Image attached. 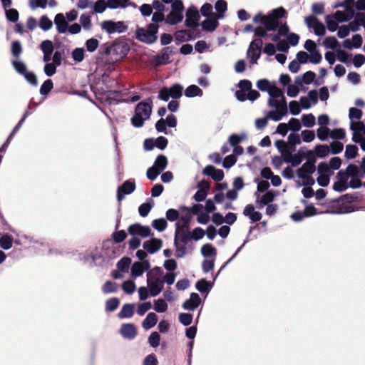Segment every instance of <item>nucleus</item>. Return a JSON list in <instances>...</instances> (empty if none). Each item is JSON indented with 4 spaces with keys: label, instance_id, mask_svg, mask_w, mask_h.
I'll return each mask as SVG.
<instances>
[{
    "label": "nucleus",
    "instance_id": "f8f14e48",
    "mask_svg": "<svg viewBox=\"0 0 365 365\" xmlns=\"http://www.w3.org/2000/svg\"><path fill=\"white\" fill-rule=\"evenodd\" d=\"M135 189L134 180H125L117 190V198L118 201L122 200L125 195L131 194Z\"/></svg>",
    "mask_w": 365,
    "mask_h": 365
},
{
    "label": "nucleus",
    "instance_id": "9b49d317",
    "mask_svg": "<svg viewBox=\"0 0 365 365\" xmlns=\"http://www.w3.org/2000/svg\"><path fill=\"white\" fill-rule=\"evenodd\" d=\"M80 260L84 261L86 263L93 264L94 265L101 264L103 262L102 256L97 251H86L83 254L79 255Z\"/></svg>",
    "mask_w": 365,
    "mask_h": 365
},
{
    "label": "nucleus",
    "instance_id": "c85d7f7f",
    "mask_svg": "<svg viewBox=\"0 0 365 365\" xmlns=\"http://www.w3.org/2000/svg\"><path fill=\"white\" fill-rule=\"evenodd\" d=\"M168 165V159L167 158L163 155H159L153 164V166L157 169V170H159L160 173H161L163 170H164Z\"/></svg>",
    "mask_w": 365,
    "mask_h": 365
},
{
    "label": "nucleus",
    "instance_id": "e433bc0d",
    "mask_svg": "<svg viewBox=\"0 0 365 365\" xmlns=\"http://www.w3.org/2000/svg\"><path fill=\"white\" fill-rule=\"evenodd\" d=\"M12 65L15 71L19 74L24 76L27 72L26 65L21 60H14Z\"/></svg>",
    "mask_w": 365,
    "mask_h": 365
},
{
    "label": "nucleus",
    "instance_id": "f3484780",
    "mask_svg": "<svg viewBox=\"0 0 365 365\" xmlns=\"http://www.w3.org/2000/svg\"><path fill=\"white\" fill-rule=\"evenodd\" d=\"M124 339H133L137 335V329L133 324H123L119 331Z\"/></svg>",
    "mask_w": 365,
    "mask_h": 365
},
{
    "label": "nucleus",
    "instance_id": "de8ad7c7",
    "mask_svg": "<svg viewBox=\"0 0 365 365\" xmlns=\"http://www.w3.org/2000/svg\"><path fill=\"white\" fill-rule=\"evenodd\" d=\"M131 264V259L129 257H123L118 263L117 267L121 272H125Z\"/></svg>",
    "mask_w": 365,
    "mask_h": 365
},
{
    "label": "nucleus",
    "instance_id": "69168bd1",
    "mask_svg": "<svg viewBox=\"0 0 365 365\" xmlns=\"http://www.w3.org/2000/svg\"><path fill=\"white\" fill-rule=\"evenodd\" d=\"M80 23L85 30H89L91 28V16L83 14L80 16Z\"/></svg>",
    "mask_w": 365,
    "mask_h": 365
},
{
    "label": "nucleus",
    "instance_id": "473e14b6",
    "mask_svg": "<svg viewBox=\"0 0 365 365\" xmlns=\"http://www.w3.org/2000/svg\"><path fill=\"white\" fill-rule=\"evenodd\" d=\"M349 117L350 119V124L356 123L357 121H360V119L362 117V111L356 108H351L349 109Z\"/></svg>",
    "mask_w": 365,
    "mask_h": 365
},
{
    "label": "nucleus",
    "instance_id": "72a5a7b5",
    "mask_svg": "<svg viewBox=\"0 0 365 365\" xmlns=\"http://www.w3.org/2000/svg\"><path fill=\"white\" fill-rule=\"evenodd\" d=\"M168 305L165 299H158L154 302L153 309L156 312L163 313L167 311Z\"/></svg>",
    "mask_w": 365,
    "mask_h": 365
},
{
    "label": "nucleus",
    "instance_id": "864d4df0",
    "mask_svg": "<svg viewBox=\"0 0 365 365\" xmlns=\"http://www.w3.org/2000/svg\"><path fill=\"white\" fill-rule=\"evenodd\" d=\"M135 284L131 280L125 281L122 284L123 290L128 294H133L135 292Z\"/></svg>",
    "mask_w": 365,
    "mask_h": 365
},
{
    "label": "nucleus",
    "instance_id": "4468645a",
    "mask_svg": "<svg viewBox=\"0 0 365 365\" xmlns=\"http://www.w3.org/2000/svg\"><path fill=\"white\" fill-rule=\"evenodd\" d=\"M199 12L196 7L191 6L187 9L185 24L187 27L194 28L197 26Z\"/></svg>",
    "mask_w": 365,
    "mask_h": 365
},
{
    "label": "nucleus",
    "instance_id": "aec40b11",
    "mask_svg": "<svg viewBox=\"0 0 365 365\" xmlns=\"http://www.w3.org/2000/svg\"><path fill=\"white\" fill-rule=\"evenodd\" d=\"M359 175V169L357 166L354 165H349L347 166L345 170H340L337 173V176H342L347 181L349 179V177Z\"/></svg>",
    "mask_w": 365,
    "mask_h": 365
},
{
    "label": "nucleus",
    "instance_id": "c756f323",
    "mask_svg": "<svg viewBox=\"0 0 365 365\" xmlns=\"http://www.w3.org/2000/svg\"><path fill=\"white\" fill-rule=\"evenodd\" d=\"M169 52L168 48H164L163 51L159 53L156 58H155V65L160 66V65H164L169 62Z\"/></svg>",
    "mask_w": 365,
    "mask_h": 365
},
{
    "label": "nucleus",
    "instance_id": "37998d69",
    "mask_svg": "<svg viewBox=\"0 0 365 365\" xmlns=\"http://www.w3.org/2000/svg\"><path fill=\"white\" fill-rule=\"evenodd\" d=\"M53 26V22L46 16H42L39 21V27L44 31L50 30Z\"/></svg>",
    "mask_w": 365,
    "mask_h": 365
},
{
    "label": "nucleus",
    "instance_id": "0e129e2a",
    "mask_svg": "<svg viewBox=\"0 0 365 365\" xmlns=\"http://www.w3.org/2000/svg\"><path fill=\"white\" fill-rule=\"evenodd\" d=\"M301 105L300 103L297 102V101H292L289 103V108L290 113L297 115L299 114L301 112Z\"/></svg>",
    "mask_w": 365,
    "mask_h": 365
},
{
    "label": "nucleus",
    "instance_id": "7c9ffc66",
    "mask_svg": "<svg viewBox=\"0 0 365 365\" xmlns=\"http://www.w3.org/2000/svg\"><path fill=\"white\" fill-rule=\"evenodd\" d=\"M203 94L202 91L195 85L188 86L185 91L186 97L192 98L195 96H202Z\"/></svg>",
    "mask_w": 365,
    "mask_h": 365
},
{
    "label": "nucleus",
    "instance_id": "20e7f679",
    "mask_svg": "<svg viewBox=\"0 0 365 365\" xmlns=\"http://www.w3.org/2000/svg\"><path fill=\"white\" fill-rule=\"evenodd\" d=\"M152 112L150 103L146 102L139 103L135 110V115L131 118L134 127L140 128L143 125L145 120H148Z\"/></svg>",
    "mask_w": 365,
    "mask_h": 365
},
{
    "label": "nucleus",
    "instance_id": "a211bd4d",
    "mask_svg": "<svg viewBox=\"0 0 365 365\" xmlns=\"http://www.w3.org/2000/svg\"><path fill=\"white\" fill-rule=\"evenodd\" d=\"M54 24L59 34H66L68 29V23L66 21L63 14H57L54 18Z\"/></svg>",
    "mask_w": 365,
    "mask_h": 365
},
{
    "label": "nucleus",
    "instance_id": "bb28decb",
    "mask_svg": "<svg viewBox=\"0 0 365 365\" xmlns=\"http://www.w3.org/2000/svg\"><path fill=\"white\" fill-rule=\"evenodd\" d=\"M130 0H107L108 8L110 9H125L129 4Z\"/></svg>",
    "mask_w": 365,
    "mask_h": 365
},
{
    "label": "nucleus",
    "instance_id": "58836bf2",
    "mask_svg": "<svg viewBox=\"0 0 365 365\" xmlns=\"http://www.w3.org/2000/svg\"><path fill=\"white\" fill-rule=\"evenodd\" d=\"M13 245V238L8 235H4L0 238V247L4 250H9L12 247Z\"/></svg>",
    "mask_w": 365,
    "mask_h": 365
},
{
    "label": "nucleus",
    "instance_id": "c03bdc74",
    "mask_svg": "<svg viewBox=\"0 0 365 365\" xmlns=\"http://www.w3.org/2000/svg\"><path fill=\"white\" fill-rule=\"evenodd\" d=\"M331 130L327 127H320L317 130L318 138L322 141H325L330 137Z\"/></svg>",
    "mask_w": 365,
    "mask_h": 365
},
{
    "label": "nucleus",
    "instance_id": "338daca9",
    "mask_svg": "<svg viewBox=\"0 0 365 365\" xmlns=\"http://www.w3.org/2000/svg\"><path fill=\"white\" fill-rule=\"evenodd\" d=\"M215 259H205L202 264V268L204 272L207 273L211 271L215 266Z\"/></svg>",
    "mask_w": 365,
    "mask_h": 365
},
{
    "label": "nucleus",
    "instance_id": "6e6d98bb",
    "mask_svg": "<svg viewBox=\"0 0 365 365\" xmlns=\"http://www.w3.org/2000/svg\"><path fill=\"white\" fill-rule=\"evenodd\" d=\"M71 56L76 62L80 63L84 59V49L83 48H76L72 51Z\"/></svg>",
    "mask_w": 365,
    "mask_h": 365
},
{
    "label": "nucleus",
    "instance_id": "4c0bfd02",
    "mask_svg": "<svg viewBox=\"0 0 365 365\" xmlns=\"http://www.w3.org/2000/svg\"><path fill=\"white\" fill-rule=\"evenodd\" d=\"M118 286L115 282L107 281L102 287V291L104 294L114 293L118 290Z\"/></svg>",
    "mask_w": 365,
    "mask_h": 365
},
{
    "label": "nucleus",
    "instance_id": "bf43d9fd",
    "mask_svg": "<svg viewBox=\"0 0 365 365\" xmlns=\"http://www.w3.org/2000/svg\"><path fill=\"white\" fill-rule=\"evenodd\" d=\"M338 41L334 36L327 37L323 42V44L325 48L334 49L338 46Z\"/></svg>",
    "mask_w": 365,
    "mask_h": 365
},
{
    "label": "nucleus",
    "instance_id": "5fc2aeb1",
    "mask_svg": "<svg viewBox=\"0 0 365 365\" xmlns=\"http://www.w3.org/2000/svg\"><path fill=\"white\" fill-rule=\"evenodd\" d=\"M152 226L159 232H163L167 227V222L165 219H156L152 222Z\"/></svg>",
    "mask_w": 365,
    "mask_h": 365
},
{
    "label": "nucleus",
    "instance_id": "a18cd8bd",
    "mask_svg": "<svg viewBox=\"0 0 365 365\" xmlns=\"http://www.w3.org/2000/svg\"><path fill=\"white\" fill-rule=\"evenodd\" d=\"M107 7V1L106 2L104 0H98L95 4L93 3L92 6L94 13L97 14H102Z\"/></svg>",
    "mask_w": 365,
    "mask_h": 365
},
{
    "label": "nucleus",
    "instance_id": "412c9836",
    "mask_svg": "<svg viewBox=\"0 0 365 365\" xmlns=\"http://www.w3.org/2000/svg\"><path fill=\"white\" fill-rule=\"evenodd\" d=\"M158 322V317L155 313L150 312L142 322V327L144 329L148 330L153 327Z\"/></svg>",
    "mask_w": 365,
    "mask_h": 365
},
{
    "label": "nucleus",
    "instance_id": "774afa93",
    "mask_svg": "<svg viewBox=\"0 0 365 365\" xmlns=\"http://www.w3.org/2000/svg\"><path fill=\"white\" fill-rule=\"evenodd\" d=\"M329 148L332 154H338L343 150L344 145L339 141H333L330 143Z\"/></svg>",
    "mask_w": 365,
    "mask_h": 365
},
{
    "label": "nucleus",
    "instance_id": "b1692460",
    "mask_svg": "<svg viewBox=\"0 0 365 365\" xmlns=\"http://www.w3.org/2000/svg\"><path fill=\"white\" fill-rule=\"evenodd\" d=\"M134 304H124L118 313V317L120 319L131 318L134 314Z\"/></svg>",
    "mask_w": 365,
    "mask_h": 365
},
{
    "label": "nucleus",
    "instance_id": "4be33fe9",
    "mask_svg": "<svg viewBox=\"0 0 365 365\" xmlns=\"http://www.w3.org/2000/svg\"><path fill=\"white\" fill-rule=\"evenodd\" d=\"M183 19V13L171 11L165 19V22L170 25H175Z\"/></svg>",
    "mask_w": 365,
    "mask_h": 365
},
{
    "label": "nucleus",
    "instance_id": "c9c22d12",
    "mask_svg": "<svg viewBox=\"0 0 365 365\" xmlns=\"http://www.w3.org/2000/svg\"><path fill=\"white\" fill-rule=\"evenodd\" d=\"M191 239V236L190 235L189 232H185V231H178L177 230L175 235L174 240H176L178 242H182L183 245H186L187 241H189Z\"/></svg>",
    "mask_w": 365,
    "mask_h": 365
},
{
    "label": "nucleus",
    "instance_id": "e2e57ef3",
    "mask_svg": "<svg viewBox=\"0 0 365 365\" xmlns=\"http://www.w3.org/2000/svg\"><path fill=\"white\" fill-rule=\"evenodd\" d=\"M178 318L180 322L184 326H188L192 322V315L190 313H181Z\"/></svg>",
    "mask_w": 365,
    "mask_h": 365
},
{
    "label": "nucleus",
    "instance_id": "7ed1b4c3",
    "mask_svg": "<svg viewBox=\"0 0 365 365\" xmlns=\"http://www.w3.org/2000/svg\"><path fill=\"white\" fill-rule=\"evenodd\" d=\"M163 271L160 267H155L147 272V284L151 297L158 295L163 289Z\"/></svg>",
    "mask_w": 365,
    "mask_h": 365
},
{
    "label": "nucleus",
    "instance_id": "393cba45",
    "mask_svg": "<svg viewBox=\"0 0 365 365\" xmlns=\"http://www.w3.org/2000/svg\"><path fill=\"white\" fill-rule=\"evenodd\" d=\"M212 283L207 281L205 279H202L196 282L195 288L201 293L208 294L212 287Z\"/></svg>",
    "mask_w": 365,
    "mask_h": 365
},
{
    "label": "nucleus",
    "instance_id": "ddd939ff",
    "mask_svg": "<svg viewBox=\"0 0 365 365\" xmlns=\"http://www.w3.org/2000/svg\"><path fill=\"white\" fill-rule=\"evenodd\" d=\"M150 264L148 260L135 262L131 266V276L134 278L141 276L144 272L150 271Z\"/></svg>",
    "mask_w": 365,
    "mask_h": 365
},
{
    "label": "nucleus",
    "instance_id": "4d7b16f0",
    "mask_svg": "<svg viewBox=\"0 0 365 365\" xmlns=\"http://www.w3.org/2000/svg\"><path fill=\"white\" fill-rule=\"evenodd\" d=\"M98 46H99V41L96 38H91L88 39L86 41V50L88 52H91V53L94 52L97 49Z\"/></svg>",
    "mask_w": 365,
    "mask_h": 365
},
{
    "label": "nucleus",
    "instance_id": "13d9d810",
    "mask_svg": "<svg viewBox=\"0 0 365 365\" xmlns=\"http://www.w3.org/2000/svg\"><path fill=\"white\" fill-rule=\"evenodd\" d=\"M272 120L271 118L267 116V112L265 113V117L257 118L255 120V127L257 130H262L268 124V120Z\"/></svg>",
    "mask_w": 365,
    "mask_h": 365
},
{
    "label": "nucleus",
    "instance_id": "dca6fc26",
    "mask_svg": "<svg viewBox=\"0 0 365 365\" xmlns=\"http://www.w3.org/2000/svg\"><path fill=\"white\" fill-rule=\"evenodd\" d=\"M163 245V241L160 239L152 238L146 240L143 245V247L150 254H154L159 251Z\"/></svg>",
    "mask_w": 365,
    "mask_h": 365
},
{
    "label": "nucleus",
    "instance_id": "39448f33",
    "mask_svg": "<svg viewBox=\"0 0 365 365\" xmlns=\"http://www.w3.org/2000/svg\"><path fill=\"white\" fill-rule=\"evenodd\" d=\"M158 29L159 26L155 24H150L147 28L137 27L136 38L143 43L152 44L158 39Z\"/></svg>",
    "mask_w": 365,
    "mask_h": 365
},
{
    "label": "nucleus",
    "instance_id": "052dcab7",
    "mask_svg": "<svg viewBox=\"0 0 365 365\" xmlns=\"http://www.w3.org/2000/svg\"><path fill=\"white\" fill-rule=\"evenodd\" d=\"M151 308L152 304L150 302L139 304L137 309V314L139 316H143Z\"/></svg>",
    "mask_w": 365,
    "mask_h": 365
},
{
    "label": "nucleus",
    "instance_id": "423d86ee",
    "mask_svg": "<svg viewBox=\"0 0 365 365\" xmlns=\"http://www.w3.org/2000/svg\"><path fill=\"white\" fill-rule=\"evenodd\" d=\"M182 91V87L179 84H175L170 88L163 87L159 91L158 98L164 101H168L170 98L178 99L181 97Z\"/></svg>",
    "mask_w": 365,
    "mask_h": 365
},
{
    "label": "nucleus",
    "instance_id": "5701e85b",
    "mask_svg": "<svg viewBox=\"0 0 365 365\" xmlns=\"http://www.w3.org/2000/svg\"><path fill=\"white\" fill-rule=\"evenodd\" d=\"M354 16V13L351 9L344 11H336L333 15V18L339 22L348 21L351 20Z\"/></svg>",
    "mask_w": 365,
    "mask_h": 365
},
{
    "label": "nucleus",
    "instance_id": "603ef678",
    "mask_svg": "<svg viewBox=\"0 0 365 365\" xmlns=\"http://www.w3.org/2000/svg\"><path fill=\"white\" fill-rule=\"evenodd\" d=\"M358 148L355 145H347L346 146L345 157L348 159L354 158L356 155Z\"/></svg>",
    "mask_w": 365,
    "mask_h": 365
},
{
    "label": "nucleus",
    "instance_id": "f257e3e1",
    "mask_svg": "<svg viewBox=\"0 0 365 365\" xmlns=\"http://www.w3.org/2000/svg\"><path fill=\"white\" fill-rule=\"evenodd\" d=\"M257 87L261 91H267L269 94L267 104L272 110L267 111V116L277 122L287 115L288 108L283 91L266 79H260L257 82Z\"/></svg>",
    "mask_w": 365,
    "mask_h": 365
},
{
    "label": "nucleus",
    "instance_id": "3c124183",
    "mask_svg": "<svg viewBox=\"0 0 365 365\" xmlns=\"http://www.w3.org/2000/svg\"><path fill=\"white\" fill-rule=\"evenodd\" d=\"M53 83L51 79H47L43 82L40 88V93L43 96L47 95L53 88Z\"/></svg>",
    "mask_w": 365,
    "mask_h": 365
},
{
    "label": "nucleus",
    "instance_id": "680f3d73",
    "mask_svg": "<svg viewBox=\"0 0 365 365\" xmlns=\"http://www.w3.org/2000/svg\"><path fill=\"white\" fill-rule=\"evenodd\" d=\"M346 133L343 128H336L331 130L330 138L332 139L342 140L345 138Z\"/></svg>",
    "mask_w": 365,
    "mask_h": 365
},
{
    "label": "nucleus",
    "instance_id": "ea45409f",
    "mask_svg": "<svg viewBox=\"0 0 365 365\" xmlns=\"http://www.w3.org/2000/svg\"><path fill=\"white\" fill-rule=\"evenodd\" d=\"M315 153L319 158H324L330 153L329 146L327 145H318L315 148Z\"/></svg>",
    "mask_w": 365,
    "mask_h": 365
},
{
    "label": "nucleus",
    "instance_id": "a19ab883",
    "mask_svg": "<svg viewBox=\"0 0 365 365\" xmlns=\"http://www.w3.org/2000/svg\"><path fill=\"white\" fill-rule=\"evenodd\" d=\"M218 26L217 19H206L202 23V28L209 31H213Z\"/></svg>",
    "mask_w": 365,
    "mask_h": 365
},
{
    "label": "nucleus",
    "instance_id": "09e8293b",
    "mask_svg": "<svg viewBox=\"0 0 365 365\" xmlns=\"http://www.w3.org/2000/svg\"><path fill=\"white\" fill-rule=\"evenodd\" d=\"M160 336L157 331L152 332L148 337V343L153 348L158 347L160 344Z\"/></svg>",
    "mask_w": 365,
    "mask_h": 365
},
{
    "label": "nucleus",
    "instance_id": "a878e982",
    "mask_svg": "<svg viewBox=\"0 0 365 365\" xmlns=\"http://www.w3.org/2000/svg\"><path fill=\"white\" fill-rule=\"evenodd\" d=\"M200 252L202 255L206 259H208L209 257H212V259H215L217 255V250L211 244L204 245L201 247Z\"/></svg>",
    "mask_w": 365,
    "mask_h": 365
},
{
    "label": "nucleus",
    "instance_id": "2eb2a0df",
    "mask_svg": "<svg viewBox=\"0 0 365 365\" xmlns=\"http://www.w3.org/2000/svg\"><path fill=\"white\" fill-rule=\"evenodd\" d=\"M200 297L197 293H191L190 298L184 302L182 308L185 310L194 311L201 304Z\"/></svg>",
    "mask_w": 365,
    "mask_h": 365
},
{
    "label": "nucleus",
    "instance_id": "6e6552de",
    "mask_svg": "<svg viewBox=\"0 0 365 365\" xmlns=\"http://www.w3.org/2000/svg\"><path fill=\"white\" fill-rule=\"evenodd\" d=\"M101 27L108 34L115 33H123L127 31L128 26L123 21H113L111 20L103 21L101 24Z\"/></svg>",
    "mask_w": 365,
    "mask_h": 365
},
{
    "label": "nucleus",
    "instance_id": "1a4fd4ad",
    "mask_svg": "<svg viewBox=\"0 0 365 365\" xmlns=\"http://www.w3.org/2000/svg\"><path fill=\"white\" fill-rule=\"evenodd\" d=\"M304 22L309 29H312L317 36H322L326 33L324 25L314 16H309L304 19Z\"/></svg>",
    "mask_w": 365,
    "mask_h": 365
},
{
    "label": "nucleus",
    "instance_id": "f03ea898",
    "mask_svg": "<svg viewBox=\"0 0 365 365\" xmlns=\"http://www.w3.org/2000/svg\"><path fill=\"white\" fill-rule=\"evenodd\" d=\"M287 11L283 7H278L272 10L268 14L262 12L257 13L252 19L255 24H262L264 26H257L254 29L255 36L264 37L267 31H274L279 26V20L285 18Z\"/></svg>",
    "mask_w": 365,
    "mask_h": 365
},
{
    "label": "nucleus",
    "instance_id": "0eeeda50",
    "mask_svg": "<svg viewBox=\"0 0 365 365\" xmlns=\"http://www.w3.org/2000/svg\"><path fill=\"white\" fill-rule=\"evenodd\" d=\"M263 41L260 38L254 39L247 51V57L252 64H256L260 57Z\"/></svg>",
    "mask_w": 365,
    "mask_h": 365
},
{
    "label": "nucleus",
    "instance_id": "2f4dec72",
    "mask_svg": "<svg viewBox=\"0 0 365 365\" xmlns=\"http://www.w3.org/2000/svg\"><path fill=\"white\" fill-rule=\"evenodd\" d=\"M215 8L218 13L217 19L224 17V13L227 11V4L225 0H217L215 3Z\"/></svg>",
    "mask_w": 365,
    "mask_h": 365
},
{
    "label": "nucleus",
    "instance_id": "49530a36",
    "mask_svg": "<svg viewBox=\"0 0 365 365\" xmlns=\"http://www.w3.org/2000/svg\"><path fill=\"white\" fill-rule=\"evenodd\" d=\"M302 121L304 126L312 128L315 125V118L312 114H304L302 116Z\"/></svg>",
    "mask_w": 365,
    "mask_h": 365
},
{
    "label": "nucleus",
    "instance_id": "8fccbe9b",
    "mask_svg": "<svg viewBox=\"0 0 365 365\" xmlns=\"http://www.w3.org/2000/svg\"><path fill=\"white\" fill-rule=\"evenodd\" d=\"M120 304V301L118 298L114 297L111 298L106 301V309L108 312L115 311Z\"/></svg>",
    "mask_w": 365,
    "mask_h": 365
},
{
    "label": "nucleus",
    "instance_id": "9d476101",
    "mask_svg": "<svg viewBox=\"0 0 365 365\" xmlns=\"http://www.w3.org/2000/svg\"><path fill=\"white\" fill-rule=\"evenodd\" d=\"M129 235L133 237L140 236L143 238L148 237L150 235L151 230L148 226H143L138 223L130 225L128 228Z\"/></svg>",
    "mask_w": 365,
    "mask_h": 365
},
{
    "label": "nucleus",
    "instance_id": "79ce46f5",
    "mask_svg": "<svg viewBox=\"0 0 365 365\" xmlns=\"http://www.w3.org/2000/svg\"><path fill=\"white\" fill-rule=\"evenodd\" d=\"M247 138V135L245 133H242L240 135L232 134L229 137L228 141L231 146L235 147L237 146L242 140Z\"/></svg>",
    "mask_w": 365,
    "mask_h": 365
},
{
    "label": "nucleus",
    "instance_id": "cd10ccee",
    "mask_svg": "<svg viewBox=\"0 0 365 365\" xmlns=\"http://www.w3.org/2000/svg\"><path fill=\"white\" fill-rule=\"evenodd\" d=\"M338 181L333 185V189L337 192H343L349 188L348 181L342 176H337Z\"/></svg>",
    "mask_w": 365,
    "mask_h": 365
},
{
    "label": "nucleus",
    "instance_id": "6ab92c4d",
    "mask_svg": "<svg viewBox=\"0 0 365 365\" xmlns=\"http://www.w3.org/2000/svg\"><path fill=\"white\" fill-rule=\"evenodd\" d=\"M244 215L249 217V218L254 222H258L262 219V214L259 212L255 211L252 205H247L243 210Z\"/></svg>",
    "mask_w": 365,
    "mask_h": 365
},
{
    "label": "nucleus",
    "instance_id": "f704fd0d",
    "mask_svg": "<svg viewBox=\"0 0 365 365\" xmlns=\"http://www.w3.org/2000/svg\"><path fill=\"white\" fill-rule=\"evenodd\" d=\"M350 129L353 131V135H365V124L361 121L356 123H351Z\"/></svg>",
    "mask_w": 365,
    "mask_h": 365
}]
</instances>
